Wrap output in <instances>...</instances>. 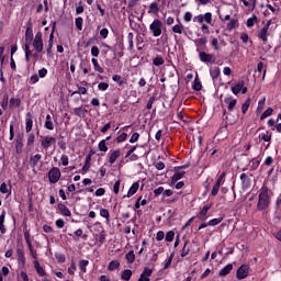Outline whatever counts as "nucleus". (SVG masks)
I'll return each mask as SVG.
<instances>
[{
  "mask_svg": "<svg viewBox=\"0 0 281 281\" xmlns=\"http://www.w3.org/2000/svg\"><path fill=\"white\" fill-rule=\"evenodd\" d=\"M199 58L202 63H211V65H214V63H216V56L207 54L205 52H200Z\"/></svg>",
  "mask_w": 281,
  "mask_h": 281,
  "instance_id": "0eeeda50",
  "label": "nucleus"
},
{
  "mask_svg": "<svg viewBox=\"0 0 281 281\" xmlns=\"http://www.w3.org/2000/svg\"><path fill=\"white\" fill-rule=\"evenodd\" d=\"M125 259L127 260V265H133V262H135V251L134 250H130L125 255Z\"/></svg>",
  "mask_w": 281,
  "mask_h": 281,
  "instance_id": "7c9ffc66",
  "label": "nucleus"
},
{
  "mask_svg": "<svg viewBox=\"0 0 281 281\" xmlns=\"http://www.w3.org/2000/svg\"><path fill=\"white\" fill-rule=\"evenodd\" d=\"M271 115H273V109L272 108H268L260 116V120H267V117H271Z\"/></svg>",
  "mask_w": 281,
  "mask_h": 281,
  "instance_id": "79ce46f5",
  "label": "nucleus"
},
{
  "mask_svg": "<svg viewBox=\"0 0 281 281\" xmlns=\"http://www.w3.org/2000/svg\"><path fill=\"white\" fill-rule=\"evenodd\" d=\"M150 276H153V269L145 267L138 281H144V278H150Z\"/></svg>",
  "mask_w": 281,
  "mask_h": 281,
  "instance_id": "cd10ccee",
  "label": "nucleus"
},
{
  "mask_svg": "<svg viewBox=\"0 0 281 281\" xmlns=\"http://www.w3.org/2000/svg\"><path fill=\"white\" fill-rule=\"evenodd\" d=\"M154 166L156 170H164V168H166V165L162 161L154 162Z\"/></svg>",
  "mask_w": 281,
  "mask_h": 281,
  "instance_id": "774afa93",
  "label": "nucleus"
},
{
  "mask_svg": "<svg viewBox=\"0 0 281 281\" xmlns=\"http://www.w3.org/2000/svg\"><path fill=\"white\" fill-rule=\"evenodd\" d=\"M29 247V251H30V255L31 257L33 258V260H38V252L37 250L34 248L33 245L31 246H27Z\"/></svg>",
  "mask_w": 281,
  "mask_h": 281,
  "instance_id": "37998d69",
  "label": "nucleus"
},
{
  "mask_svg": "<svg viewBox=\"0 0 281 281\" xmlns=\"http://www.w3.org/2000/svg\"><path fill=\"white\" fill-rule=\"evenodd\" d=\"M256 21H258V16L254 15L252 18H249L246 22L247 27H254Z\"/></svg>",
  "mask_w": 281,
  "mask_h": 281,
  "instance_id": "13d9d810",
  "label": "nucleus"
},
{
  "mask_svg": "<svg viewBox=\"0 0 281 281\" xmlns=\"http://www.w3.org/2000/svg\"><path fill=\"white\" fill-rule=\"evenodd\" d=\"M259 137L263 142H271L272 135H271V132L267 131L265 134H260Z\"/></svg>",
  "mask_w": 281,
  "mask_h": 281,
  "instance_id": "09e8293b",
  "label": "nucleus"
},
{
  "mask_svg": "<svg viewBox=\"0 0 281 281\" xmlns=\"http://www.w3.org/2000/svg\"><path fill=\"white\" fill-rule=\"evenodd\" d=\"M91 56H93L94 58H98L100 56V48H98V46H92Z\"/></svg>",
  "mask_w": 281,
  "mask_h": 281,
  "instance_id": "680f3d73",
  "label": "nucleus"
},
{
  "mask_svg": "<svg viewBox=\"0 0 281 281\" xmlns=\"http://www.w3.org/2000/svg\"><path fill=\"white\" fill-rule=\"evenodd\" d=\"M236 27H238V20H231L227 24V30L232 32V30H236Z\"/></svg>",
  "mask_w": 281,
  "mask_h": 281,
  "instance_id": "603ef678",
  "label": "nucleus"
},
{
  "mask_svg": "<svg viewBox=\"0 0 281 281\" xmlns=\"http://www.w3.org/2000/svg\"><path fill=\"white\" fill-rule=\"evenodd\" d=\"M60 177H61V172H60V169L58 167H53L48 171V181H49V183H58V181H60Z\"/></svg>",
  "mask_w": 281,
  "mask_h": 281,
  "instance_id": "7ed1b4c3",
  "label": "nucleus"
},
{
  "mask_svg": "<svg viewBox=\"0 0 281 281\" xmlns=\"http://www.w3.org/2000/svg\"><path fill=\"white\" fill-rule=\"evenodd\" d=\"M269 33V29L267 26H263L259 32H258V38H261L263 43H267V34Z\"/></svg>",
  "mask_w": 281,
  "mask_h": 281,
  "instance_id": "a878e982",
  "label": "nucleus"
},
{
  "mask_svg": "<svg viewBox=\"0 0 281 281\" xmlns=\"http://www.w3.org/2000/svg\"><path fill=\"white\" fill-rule=\"evenodd\" d=\"M172 32L175 34H183V24L179 23L172 26Z\"/></svg>",
  "mask_w": 281,
  "mask_h": 281,
  "instance_id": "49530a36",
  "label": "nucleus"
},
{
  "mask_svg": "<svg viewBox=\"0 0 281 281\" xmlns=\"http://www.w3.org/2000/svg\"><path fill=\"white\" fill-rule=\"evenodd\" d=\"M182 177H186V171L175 170V173L171 177V183H177Z\"/></svg>",
  "mask_w": 281,
  "mask_h": 281,
  "instance_id": "412c9836",
  "label": "nucleus"
},
{
  "mask_svg": "<svg viewBox=\"0 0 281 281\" xmlns=\"http://www.w3.org/2000/svg\"><path fill=\"white\" fill-rule=\"evenodd\" d=\"M188 243H189L188 240L184 241L183 248L181 250V258H186V256H188L190 254V248H187Z\"/></svg>",
  "mask_w": 281,
  "mask_h": 281,
  "instance_id": "5fc2aeb1",
  "label": "nucleus"
},
{
  "mask_svg": "<svg viewBox=\"0 0 281 281\" xmlns=\"http://www.w3.org/2000/svg\"><path fill=\"white\" fill-rule=\"evenodd\" d=\"M89 168H91V154L86 156V162H85V166L82 167V170L85 172H87V170H89Z\"/></svg>",
  "mask_w": 281,
  "mask_h": 281,
  "instance_id": "a18cd8bd",
  "label": "nucleus"
},
{
  "mask_svg": "<svg viewBox=\"0 0 281 281\" xmlns=\"http://www.w3.org/2000/svg\"><path fill=\"white\" fill-rule=\"evenodd\" d=\"M215 136L220 137L218 139H227V137H229V130L227 128V123H225L217 130Z\"/></svg>",
  "mask_w": 281,
  "mask_h": 281,
  "instance_id": "9b49d317",
  "label": "nucleus"
},
{
  "mask_svg": "<svg viewBox=\"0 0 281 281\" xmlns=\"http://www.w3.org/2000/svg\"><path fill=\"white\" fill-rule=\"evenodd\" d=\"M194 23H203L205 21V23H207L209 25L212 24V14L210 12L200 15H196L193 18Z\"/></svg>",
  "mask_w": 281,
  "mask_h": 281,
  "instance_id": "1a4fd4ad",
  "label": "nucleus"
},
{
  "mask_svg": "<svg viewBox=\"0 0 281 281\" xmlns=\"http://www.w3.org/2000/svg\"><path fill=\"white\" fill-rule=\"evenodd\" d=\"M83 22H85V20H82V18H80V16L75 20V25H76L77 30L82 31Z\"/></svg>",
  "mask_w": 281,
  "mask_h": 281,
  "instance_id": "bf43d9fd",
  "label": "nucleus"
},
{
  "mask_svg": "<svg viewBox=\"0 0 281 281\" xmlns=\"http://www.w3.org/2000/svg\"><path fill=\"white\" fill-rule=\"evenodd\" d=\"M24 240H25L27 247L32 246V238L30 235V231L27 228L24 229Z\"/></svg>",
  "mask_w": 281,
  "mask_h": 281,
  "instance_id": "c03bdc74",
  "label": "nucleus"
},
{
  "mask_svg": "<svg viewBox=\"0 0 281 281\" xmlns=\"http://www.w3.org/2000/svg\"><path fill=\"white\" fill-rule=\"evenodd\" d=\"M60 161L63 166H69V156L67 155H61Z\"/></svg>",
  "mask_w": 281,
  "mask_h": 281,
  "instance_id": "69168bd1",
  "label": "nucleus"
},
{
  "mask_svg": "<svg viewBox=\"0 0 281 281\" xmlns=\"http://www.w3.org/2000/svg\"><path fill=\"white\" fill-rule=\"evenodd\" d=\"M137 190H139V182H134L127 191V198L131 199V196L137 194Z\"/></svg>",
  "mask_w": 281,
  "mask_h": 281,
  "instance_id": "5701e85b",
  "label": "nucleus"
},
{
  "mask_svg": "<svg viewBox=\"0 0 281 281\" xmlns=\"http://www.w3.org/2000/svg\"><path fill=\"white\" fill-rule=\"evenodd\" d=\"M53 144H56V138L54 136H45L42 139L41 146L44 150H48Z\"/></svg>",
  "mask_w": 281,
  "mask_h": 281,
  "instance_id": "f8f14e48",
  "label": "nucleus"
},
{
  "mask_svg": "<svg viewBox=\"0 0 281 281\" xmlns=\"http://www.w3.org/2000/svg\"><path fill=\"white\" fill-rule=\"evenodd\" d=\"M15 153H16V155H21V153H23V138L16 139Z\"/></svg>",
  "mask_w": 281,
  "mask_h": 281,
  "instance_id": "2f4dec72",
  "label": "nucleus"
},
{
  "mask_svg": "<svg viewBox=\"0 0 281 281\" xmlns=\"http://www.w3.org/2000/svg\"><path fill=\"white\" fill-rule=\"evenodd\" d=\"M158 12H159V4L157 2L150 3L148 14H157Z\"/></svg>",
  "mask_w": 281,
  "mask_h": 281,
  "instance_id": "72a5a7b5",
  "label": "nucleus"
},
{
  "mask_svg": "<svg viewBox=\"0 0 281 281\" xmlns=\"http://www.w3.org/2000/svg\"><path fill=\"white\" fill-rule=\"evenodd\" d=\"M133 38H134L133 33H128V35H127V41H128V45H130V49H131V50H133V47H134Z\"/></svg>",
  "mask_w": 281,
  "mask_h": 281,
  "instance_id": "338daca9",
  "label": "nucleus"
},
{
  "mask_svg": "<svg viewBox=\"0 0 281 281\" xmlns=\"http://www.w3.org/2000/svg\"><path fill=\"white\" fill-rule=\"evenodd\" d=\"M57 210L63 214V216H71V211L64 203H59L57 205Z\"/></svg>",
  "mask_w": 281,
  "mask_h": 281,
  "instance_id": "6ab92c4d",
  "label": "nucleus"
},
{
  "mask_svg": "<svg viewBox=\"0 0 281 281\" xmlns=\"http://www.w3.org/2000/svg\"><path fill=\"white\" fill-rule=\"evenodd\" d=\"M74 235L77 237V238H83V240H87V235L85 234V232L82 231V228H78Z\"/></svg>",
  "mask_w": 281,
  "mask_h": 281,
  "instance_id": "3c124183",
  "label": "nucleus"
},
{
  "mask_svg": "<svg viewBox=\"0 0 281 281\" xmlns=\"http://www.w3.org/2000/svg\"><path fill=\"white\" fill-rule=\"evenodd\" d=\"M131 278H133V270L125 269V270L122 271V273H121V279L122 280L128 281V280H131Z\"/></svg>",
  "mask_w": 281,
  "mask_h": 281,
  "instance_id": "bb28decb",
  "label": "nucleus"
},
{
  "mask_svg": "<svg viewBox=\"0 0 281 281\" xmlns=\"http://www.w3.org/2000/svg\"><path fill=\"white\" fill-rule=\"evenodd\" d=\"M35 271L38 276H41V278L45 277V269H43V267H41V263L38 262V260H34L33 261Z\"/></svg>",
  "mask_w": 281,
  "mask_h": 281,
  "instance_id": "b1692460",
  "label": "nucleus"
},
{
  "mask_svg": "<svg viewBox=\"0 0 281 281\" xmlns=\"http://www.w3.org/2000/svg\"><path fill=\"white\" fill-rule=\"evenodd\" d=\"M33 47L37 54H41L43 52V33L37 32L34 41H33Z\"/></svg>",
  "mask_w": 281,
  "mask_h": 281,
  "instance_id": "423d86ee",
  "label": "nucleus"
},
{
  "mask_svg": "<svg viewBox=\"0 0 281 281\" xmlns=\"http://www.w3.org/2000/svg\"><path fill=\"white\" fill-rule=\"evenodd\" d=\"M210 74H211L212 80H214V81L218 80V76H221V68L215 67V68L210 70Z\"/></svg>",
  "mask_w": 281,
  "mask_h": 281,
  "instance_id": "c756f323",
  "label": "nucleus"
},
{
  "mask_svg": "<svg viewBox=\"0 0 281 281\" xmlns=\"http://www.w3.org/2000/svg\"><path fill=\"white\" fill-rule=\"evenodd\" d=\"M250 269L249 265L243 263L236 271L237 280H245V278H248Z\"/></svg>",
  "mask_w": 281,
  "mask_h": 281,
  "instance_id": "f03ea898",
  "label": "nucleus"
},
{
  "mask_svg": "<svg viewBox=\"0 0 281 281\" xmlns=\"http://www.w3.org/2000/svg\"><path fill=\"white\" fill-rule=\"evenodd\" d=\"M218 190H221V184H216L215 182L212 188L211 195L216 196V194H218Z\"/></svg>",
  "mask_w": 281,
  "mask_h": 281,
  "instance_id": "052dcab7",
  "label": "nucleus"
},
{
  "mask_svg": "<svg viewBox=\"0 0 281 281\" xmlns=\"http://www.w3.org/2000/svg\"><path fill=\"white\" fill-rule=\"evenodd\" d=\"M33 126H34V114L32 112H27L25 115V132L32 133Z\"/></svg>",
  "mask_w": 281,
  "mask_h": 281,
  "instance_id": "6e6552de",
  "label": "nucleus"
},
{
  "mask_svg": "<svg viewBox=\"0 0 281 281\" xmlns=\"http://www.w3.org/2000/svg\"><path fill=\"white\" fill-rule=\"evenodd\" d=\"M234 269V265L228 263L224 268H222L218 272L220 278H225V276H229L232 273V270Z\"/></svg>",
  "mask_w": 281,
  "mask_h": 281,
  "instance_id": "a211bd4d",
  "label": "nucleus"
},
{
  "mask_svg": "<svg viewBox=\"0 0 281 281\" xmlns=\"http://www.w3.org/2000/svg\"><path fill=\"white\" fill-rule=\"evenodd\" d=\"M164 23H161V20L156 19L154 22L149 25V30L153 33V36H161V26Z\"/></svg>",
  "mask_w": 281,
  "mask_h": 281,
  "instance_id": "20e7f679",
  "label": "nucleus"
},
{
  "mask_svg": "<svg viewBox=\"0 0 281 281\" xmlns=\"http://www.w3.org/2000/svg\"><path fill=\"white\" fill-rule=\"evenodd\" d=\"M269 205H271V195H269V188L263 184L259 190L257 210L259 212L269 210Z\"/></svg>",
  "mask_w": 281,
  "mask_h": 281,
  "instance_id": "f257e3e1",
  "label": "nucleus"
},
{
  "mask_svg": "<svg viewBox=\"0 0 281 281\" xmlns=\"http://www.w3.org/2000/svg\"><path fill=\"white\" fill-rule=\"evenodd\" d=\"M164 63H166V60H164V57H161V56H158V57L153 59V64L156 67H160V65H164Z\"/></svg>",
  "mask_w": 281,
  "mask_h": 281,
  "instance_id": "864d4df0",
  "label": "nucleus"
},
{
  "mask_svg": "<svg viewBox=\"0 0 281 281\" xmlns=\"http://www.w3.org/2000/svg\"><path fill=\"white\" fill-rule=\"evenodd\" d=\"M16 257H18V262L22 267H25V250L23 249V246L16 248Z\"/></svg>",
  "mask_w": 281,
  "mask_h": 281,
  "instance_id": "2eb2a0df",
  "label": "nucleus"
},
{
  "mask_svg": "<svg viewBox=\"0 0 281 281\" xmlns=\"http://www.w3.org/2000/svg\"><path fill=\"white\" fill-rule=\"evenodd\" d=\"M5 210H3L0 214V232L1 234H5L8 229L5 228Z\"/></svg>",
  "mask_w": 281,
  "mask_h": 281,
  "instance_id": "aec40b11",
  "label": "nucleus"
},
{
  "mask_svg": "<svg viewBox=\"0 0 281 281\" xmlns=\"http://www.w3.org/2000/svg\"><path fill=\"white\" fill-rule=\"evenodd\" d=\"M212 203L204 205L196 214V218H199V221H207V213L210 212V210H212Z\"/></svg>",
  "mask_w": 281,
  "mask_h": 281,
  "instance_id": "9d476101",
  "label": "nucleus"
},
{
  "mask_svg": "<svg viewBox=\"0 0 281 281\" xmlns=\"http://www.w3.org/2000/svg\"><path fill=\"white\" fill-rule=\"evenodd\" d=\"M120 157H122V149H115L113 151H110L109 164L113 166V164H115V161H117Z\"/></svg>",
  "mask_w": 281,
  "mask_h": 281,
  "instance_id": "f3484780",
  "label": "nucleus"
},
{
  "mask_svg": "<svg viewBox=\"0 0 281 281\" xmlns=\"http://www.w3.org/2000/svg\"><path fill=\"white\" fill-rule=\"evenodd\" d=\"M259 166H260V160L255 158V159H252L250 170H258Z\"/></svg>",
  "mask_w": 281,
  "mask_h": 281,
  "instance_id": "0e129e2a",
  "label": "nucleus"
},
{
  "mask_svg": "<svg viewBox=\"0 0 281 281\" xmlns=\"http://www.w3.org/2000/svg\"><path fill=\"white\" fill-rule=\"evenodd\" d=\"M100 216H101L102 218H105V221H106L108 223L111 222V213L109 212V210H106V209H101V210H100Z\"/></svg>",
  "mask_w": 281,
  "mask_h": 281,
  "instance_id": "f704fd0d",
  "label": "nucleus"
},
{
  "mask_svg": "<svg viewBox=\"0 0 281 281\" xmlns=\"http://www.w3.org/2000/svg\"><path fill=\"white\" fill-rule=\"evenodd\" d=\"M32 41H34V31L32 29V23L27 24L26 31H25V43L26 45H32Z\"/></svg>",
  "mask_w": 281,
  "mask_h": 281,
  "instance_id": "ddd939ff",
  "label": "nucleus"
},
{
  "mask_svg": "<svg viewBox=\"0 0 281 281\" xmlns=\"http://www.w3.org/2000/svg\"><path fill=\"white\" fill-rule=\"evenodd\" d=\"M223 117H225L229 124H232V122H236V108L227 106V109L224 110Z\"/></svg>",
  "mask_w": 281,
  "mask_h": 281,
  "instance_id": "39448f33",
  "label": "nucleus"
},
{
  "mask_svg": "<svg viewBox=\"0 0 281 281\" xmlns=\"http://www.w3.org/2000/svg\"><path fill=\"white\" fill-rule=\"evenodd\" d=\"M98 148L101 153H108L109 151V146H106V140H100Z\"/></svg>",
  "mask_w": 281,
  "mask_h": 281,
  "instance_id": "a19ab883",
  "label": "nucleus"
},
{
  "mask_svg": "<svg viewBox=\"0 0 281 281\" xmlns=\"http://www.w3.org/2000/svg\"><path fill=\"white\" fill-rule=\"evenodd\" d=\"M35 139H36V136L34 135V133H30L27 136L26 146L29 148H33Z\"/></svg>",
  "mask_w": 281,
  "mask_h": 281,
  "instance_id": "e433bc0d",
  "label": "nucleus"
},
{
  "mask_svg": "<svg viewBox=\"0 0 281 281\" xmlns=\"http://www.w3.org/2000/svg\"><path fill=\"white\" fill-rule=\"evenodd\" d=\"M220 223H223V217H216V218L210 220L207 222V225L210 227H216V225H220Z\"/></svg>",
  "mask_w": 281,
  "mask_h": 281,
  "instance_id": "4c0bfd02",
  "label": "nucleus"
},
{
  "mask_svg": "<svg viewBox=\"0 0 281 281\" xmlns=\"http://www.w3.org/2000/svg\"><path fill=\"white\" fill-rule=\"evenodd\" d=\"M41 159H43V156L41 154H36L35 156H32L30 158L31 168H35L36 166H38V161H41Z\"/></svg>",
  "mask_w": 281,
  "mask_h": 281,
  "instance_id": "4be33fe9",
  "label": "nucleus"
},
{
  "mask_svg": "<svg viewBox=\"0 0 281 281\" xmlns=\"http://www.w3.org/2000/svg\"><path fill=\"white\" fill-rule=\"evenodd\" d=\"M10 106H21V99H10Z\"/></svg>",
  "mask_w": 281,
  "mask_h": 281,
  "instance_id": "e2e57ef3",
  "label": "nucleus"
},
{
  "mask_svg": "<svg viewBox=\"0 0 281 281\" xmlns=\"http://www.w3.org/2000/svg\"><path fill=\"white\" fill-rule=\"evenodd\" d=\"M175 258V252H172L168 259H166L165 265H164V269H170V265H172V260Z\"/></svg>",
  "mask_w": 281,
  "mask_h": 281,
  "instance_id": "de8ad7c7",
  "label": "nucleus"
},
{
  "mask_svg": "<svg viewBox=\"0 0 281 281\" xmlns=\"http://www.w3.org/2000/svg\"><path fill=\"white\" fill-rule=\"evenodd\" d=\"M93 229L97 234H104V226L100 222L94 223V228Z\"/></svg>",
  "mask_w": 281,
  "mask_h": 281,
  "instance_id": "ea45409f",
  "label": "nucleus"
},
{
  "mask_svg": "<svg viewBox=\"0 0 281 281\" xmlns=\"http://www.w3.org/2000/svg\"><path fill=\"white\" fill-rule=\"evenodd\" d=\"M239 179L241 181L243 190H249V188H251V178H249L247 173H241Z\"/></svg>",
  "mask_w": 281,
  "mask_h": 281,
  "instance_id": "dca6fc26",
  "label": "nucleus"
},
{
  "mask_svg": "<svg viewBox=\"0 0 281 281\" xmlns=\"http://www.w3.org/2000/svg\"><path fill=\"white\" fill-rule=\"evenodd\" d=\"M165 240L167 243H172V240H175V231L167 232V234L165 236Z\"/></svg>",
  "mask_w": 281,
  "mask_h": 281,
  "instance_id": "8fccbe9b",
  "label": "nucleus"
},
{
  "mask_svg": "<svg viewBox=\"0 0 281 281\" xmlns=\"http://www.w3.org/2000/svg\"><path fill=\"white\" fill-rule=\"evenodd\" d=\"M108 269L109 271H115V269H120V261L117 260L110 261Z\"/></svg>",
  "mask_w": 281,
  "mask_h": 281,
  "instance_id": "58836bf2",
  "label": "nucleus"
},
{
  "mask_svg": "<svg viewBox=\"0 0 281 281\" xmlns=\"http://www.w3.org/2000/svg\"><path fill=\"white\" fill-rule=\"evenodd\" d=\"M225 104H227L228 106H236V99L232 98V97H227L224 100Z\"/></svg>",
  "mask_w": 281,
  "mask_h": 281,
  "instance_id": "6e6d98bb",
  "label": "nucleus"
},
{
  "mask_svg": "<svg viewBox=\"0 0 281 281\" xmlns=\"http://www.w3.org/2000/svg\"><path fill=\"white\" fill-rule=\"evenodd\" d=\"M128 137V134L122 133L115 138L116 144H122V142H126V138Z\"/></svg>",
  "mask_w": 281,
  "mask_h": 281,
  "instance_id": "4d7b16f0",
  "label": "nucleus"
},
{
  "mask_svg": "<svg viewBox=\"0 0 281 281\" xmlns=\"http://www.w3.org/2000/svg\"><path fill=\"white\" fill-rule=\"evenodd\" d=\"M75 115H78V117H85L87 113H89L88 110H86L85 106L75 108L74 110Z\"/></svg>",
  "mask_w": 281,
  "mask_h": 281,
  "instance_id": "393cba45",
  "label": "nucleus"
},
{
  "mask_svg": "<svg viewBox=\"0 0 281 281\" xmlns=\"http://www.w3.org/2000/svg\"><path fill=\"white\" fill-rule=\"evenodd\" d=\"M232 91L235 95H238V93L241 91V93H247V87H245V81H238L237 85L232 87Z\"/></svg>",
  "mask_w": 281,
  "mask_h": 281,
  "instance_id": "4468645a",
  "label": "nucleus"
},
{
  "mask_svg": "<svg viewBox=\"0 0 281 281\" xmlns=\"http://www.w3.org/2000/svg\"><path fill=\"white\" fill-rule=\"evenodd\" d=\"M0 192L1 194H8V196H10V194H12V187L8 189V184H5V182H2L0 186Z\"/></svg>",
  "mask_w": 281,
  "mask_h": 281,
  "instance_id": "c85d7f7f",
  "label": "nucleus"
},
{
  "mask_svg": "<svg viewBox=\"0 0 281 281\" xmlns=\"http://www.w3.org/2000/svg\"><path fill=\"white\" fill-rule=\"evenodd\" d=\"M87 267H89V260L82 259L79 261V269L81 273H87Z\"/></svg>",
  "mask_w": 281,
  "mask_h": 281,
  "instance_id": "473e14b6",
  "label": "nucleus"
},
{
  "mask_svg": "<svg viewBox=\"0 0 281 281\" xmlns=\"http://www.w3.org/2000/svg\"><path fill=\"white\" fill-rule=\"evenodd\" d=\"M91 63L94 67V71H98L99 74H104V68L100 66V64L98 63V59L92 58Z\"/></svg>",
  "mask_w": 281,
  "mask_h": 281,
  "instance_id": "c9c22d12",
  "label": "nucleus"
}]
</instances>
